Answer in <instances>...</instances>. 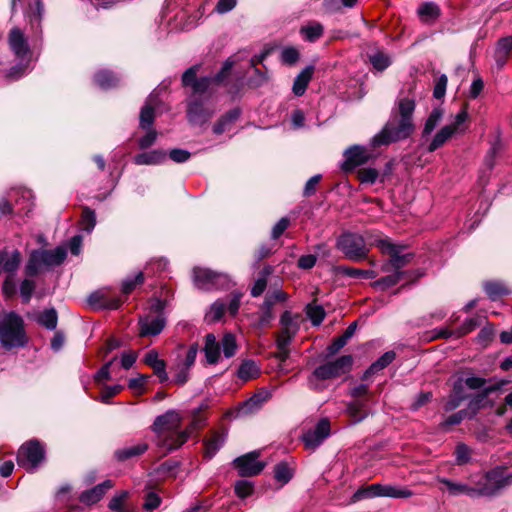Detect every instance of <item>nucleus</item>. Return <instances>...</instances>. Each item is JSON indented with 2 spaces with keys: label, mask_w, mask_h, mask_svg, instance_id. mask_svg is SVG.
Masks as SVG:
<instances>
[{
  "label": "nucleus",
  "mask_w": 512,
  "mask_h": 512,
  "mask_svg": "<svg viewBox=\"0 0 512 512\" xmlns=\"http://www.w3.org/2000/svg\"><path fill=\"white\" fill-rule=\"evenodd\" d=\"M201 409L194 413L191 426L186 431L179 430L181 417L175 410H168L155 419L152 429L157 434V445L163 448L165 454L182 446L193 430L204 425L206 419L200 414Z\"/></svg>",
  "instance_id": "f257e3e1"
},
{
  "label": "nucleus",
  "mask_w": 512,
  "mask_h": 512,
  "mask_svg": "<svg viewBox=\"0 0 512 512\" xmlns=\"http://www.w3.org/2000/svg\"><path fill=\"white\" fill-rule=\"evenodd\" d=\"M414 110L415 100L413 98H400L397 113L385 124L383 129L372 138L371 146L376 148L409 137L414 131Z\"/></svg>",
  "instance_id": "f03ea898"
},
{
  "label": "nucleus",
  "mask_w": 512,
  "mask_h": 512,
  "mask_svg": "<svg viewBox=\"0 0 512 512\" xmlns=\"http://www.w3.org/2000/svg\"><path fill=\"white\" fill-rule=\"evenodd\" d=\"M0 342L6 349L23 347L27 343L24 321L15 312L0 314Z\"/></svg>",
  "instance_id": "7ed1b4c3"
},
{
  "label": "nucleus",
  "mask_w": 512,
  "mask_h": 512,
  "mask_svg": "<svg viewBox=\"0 0 512 512\" xmlns=\"http://www.w3.org/2000/svg\"><path fill=\"white\" fill-rule=\"evenodd\" d=\"M66 256L67 253L63 247H57L53 250H34L26 264L25 273L29 277L36 276L43 269L60 265Z\"/></svg>",
  "instance_id": "20e7f679"
},
{
  "label": "nucleus",
  "mask_w": 512,
  "mask_h": 512,
  "mask_svg": "<svg viewBox=\"0 0 512 512\" xmlns=\"http://www.w3.org/2000/svg\"><path fill=\"white\" fill-rule=\"evenodd\" d=\"M511 483L512 473H507L505 467L499 466L482 475L473 487L476 497L492 496Z\"/></svg>",
  "instance_id": "39448f33"
},
{
  "label": "nucleus",
  "mask_w": 512,
  "mask_h": 512,
  "mask_svg": "<svg viewBox=\"0 0 512 512\" xmlns=\"http://www.w3.org/2000/svg\"><path fill=\"white\" fill-rule=\"evenodd\" d=\"M237 348L236 338L232 333H225L220 342L212 333L205 336L204 352L209 364H216L219 361L221 349L226 358H231L236 354Z\"/></svg>",
  "instance_id": "423d86ee"
},
{
  "label": "nucleus",
  "mask_w": 512,
  "mask_h": 512,
  "mask_svg": "<svg viewBox=\"0 0 512 512\" xmlns=\"http://www.w3.org/2000/svg\"><path fill=\"white\" fill-rule=\"evenodd\" d=\"M352 365L353 357L351 355H343L333 361H328L318 366L309 378L310 388L317 389L316 384H314V379L327 380L340 377L348 373Z\"/></svg>",
  "instance_id": "0eeeda50"
},
{
  "label": "nucleus",
  "mask_w": 512,
  "mask_h": 512,
  "mask_svg": "<svg viewBox=\"0 0 512 512\" xmlns=\"http://www.w3.org/2000/svg\"><path fill=\"white\" fill-rule=\"evenodd\" d=\"M337 248L352 261H361L367 258L369 248L364 237L357 233H343L337 240Z\"/></svg>",
  "instance_id": "6e6552de"
},
{
  "label": "nucleus",
  "mask_w": 512,
  "mask_h": 512,
  "mask_svg": "<svg viewBox=\"0 0 512 512\" xmlns=\"http://www.w3.org/2000/svg\"><path fill=\"white\" fill-rule=\"evenodd\" d=\"M370 245L377 246L382 253H386L390 256L389 263L382 268L383 271H388L389 265L396 271H400V269L409 264L414 257L413 253H403L405 248L403 245L392 243L388 239H379L375 242H370Z\"/></svg>",
  "instance_id": "1a4fd4ad"
},
{
  "label": "nucleus",
  "mask_w": 512,
  "mask_h": 512,
  "mask_svg": "<svg viewBox=\"0 0 512 512\" xmlns=\"http://www.w3.org/2000/svg\"><path fill=\"white\" fill-rule=\"evenodd\" d=\"M468 118L466 110L458 112L451 124L442 127L433 137L427 147L428 152H434L442 147L454 135L463 134L466 130L465 122Z\"/></svg>",
  "instance_id": "9d476101"
},
{
  "label": "nucleus",
  "mask_w": 512,
  "mask_h": 512,
  "mask_svg": "<svg viewBox=\"0 0 512 512\" xmlns=\"http://www.w3.org/2000/svg\"><path fill=\"white\" fill-rule=\"evenodd\" d=\"M45 458L44 447L38 440L24 443L18 450L17 463L28 471H34Z\"/></svg>",
  "instance_id": "9b49d317"
},
{
  "label": "nucleus",
  "mask_w": 512,
  "mask_h": 512,
  "mask_svg": "<svg viewBox=\"0 0 512 512\" xmlns=\"http://www.w3.org/2000/svg\"><path fill=\"white\" fill-rule=\"evenodd\" d=\"M194 284L202 290L222 289L228 287L230 278L227 274L217 273L207 268H194Z\"/></svg>",
  "instance_id": "f8f14e48"
},
{
  "label": "nucleus",
  "mask_w": 512,
  "mask_h": 512,
  "mask_svg": "<svg viewBox=\"0 0 512 512\" xmlns=\"http://www.w3.org/2000/svg\"><path fill=\"white\" fill-rule=\"evenodd\" d=\"M301 321L300 314L285 311L280 317L281 329L276 336V346L290 345L300 329Z\"/></svg>",
  "instance_id": "ddd939ff"
},
{
  "label": "nucleus",
  "mask_w": 512,
  "mask_h": 512,
  "mask_svg": "<svg viewBox=\"0 0 512 512\" xmlns=\"http://www.w3.org/2000/svg\"><path fill=\"white\" fill-rule=\"evenodd\" d=\"M232 65H233V63L231 61L227 60L224 63L221 71L214 78H210V77L200 78L195 83V85L192 87L193 94L191 96V99H195V98L210 99L212 96V93H213L212 85L214 83L221 82L226 77V75L229 73V71L231 70Z\"/></svg>",
  "instance_id": "4468645a"
},
{
  "label": "nucleus",
  "mask_w": 512,
  "mask_h": 512,
  "mask_svg": "<svg viewBox=\"0 0 512 512\" xmlns=\"http://www.w3.org/2000/svg\"><path fill=\"white\" fill-rule=\"evenodd\" d=\"M215 113V107L209 99L195 98L188 104L187 116L192 124L201 125L210 120Z\"/></svg>",
  "instance_id": "2eb2a0df"
},
{
  "label": "nucleus",
  "mask_w": 512,
  "mask_h": 512,
  "mask_svg": "<svg viewBox=\"0 0 512 512\" xmlns=\"http://www.w3.org/2000/svg\"><path fill=\"white\" fill-rule=\"evenodd\" d=\"M331 433L330 422L327 418L320 419L316 425L302 435L305 448L314 451Z\"/></svg>",
  "instance_id": "dca6fc26"
},
{
  "label": "nucleus",
  "mask_w": 512,
  "mask_h": 512,
  "mask_svg": "<svg viewBox=\"0 0 512 512\" xmlns=\"http://www.w3.org/2000/svg\"><path fill=\"white\" fill-rule=\"evenodd\" d=\"M258 457L259 452L252 451L236 458L233 464L239 475L246 477L258 475L265 467V463L257 460Z\"/></svg>",
  "instance_id": "f3484780"
},
{
  "label": "nucleus",
  "mask_w": 512,
  "mask_h": 512,
  "mask_svg": "<svg viewBox=\"0 0 512 512\" xmlns=\"http://www.w3.org/2000/svg\"><path fill=\"white\" fill-rule=\"evenodd\" d=\"M139 335L142 337L157 336L162 332L166 325V317L164 314L151 315L147 314L139 317Z\"/></svg>",
  "instance_id": "a211bd4d"
},
{
  "label": "nucleus",
  "mask_w": 512,
  "mask_h": 512,
  "mask_svg": "<svg viewBox=\"0 0 512 512\" xmlns=\"http://www.w3.org/2000/svg\"><path fill=\"white\" fill-rule=\"evenodd\" d=\"M344 156L345 161L342 167L346 171H351L357 166L368 162L373 157V154L364 146L354 145L345 151Z\"/></svg>",
  "instance_id": "6ab92c4d"
},
{
  "label": "nucleus",
  "mask_w": 512,
  "mask_h": 512,
  "mask_svg": "<svg viewBox=\"0 0 512 512\" xmlns=\"http://www.w3.org/2000/svg\"><path fill=\"white\" fill-rule=\"evenodd\" d=\"M21 263V253L18 250L0 251V276L16 274Z\"/></svg>",
  "instance_id": "aec40b11"
},
{
  "label": "nucleus",
  "mask_w": 512,
  "mask_h": 512,
  "mask_svg": "<svg viewBox=\"0 0 512 512\" xmlns=\"http://www.w3.org/2000/svg\"><path fill=\"white\" fill-rule=\"evenodd\" d=\"M366 56L373 68L380 72L387 69L392 63L390 56L375 44L368 46Z\"/></svg>",
  "instance_id": "412c9836"
},
{
  "label": "nucleus",
  "mask_w": 512,
  "mask_h": 512,
  "mask_svg": "<svg viewBox=\"0 0 512 512\" xmlns=\"http://www.w3.org/2000/svg\"><path fill=\"white\" fill-rule=\"evenodd\" d=\"M9 44L14 54L23 59L29 53V46L24 34L19 28H13L9 34Z\"/></svg>",
  "instance_id": "4be33fe9"
},
{
  "label": "nucleus",
  "mask_w": 512,
  "mask_h": 512,
  "mask_svg": "<svg viewBox=\"0 0 512 512\" xmlns=\"http://www.w3.org/2000/svg\"><path fill=\"white\" fill-rule=\"evenodd\" d=\"M466 398L467 395L464 393L463 380L458 379L453 385L451 394L444 401L443 409L446 412L453 411L458 408Z\"/></svg>",
  "instance_id": "5701e85b"
},
{
  "label": "nucleus",
  "mask_w": 512,
  "mask_h": 512,
  "mask_svg": "<svg viewBox=\"0 0 512 512\" xmlns=\"http://www.w3.org/2000/svg\"><path fill=\"white\" fill-rule=\"evenodd\" d=\"M439 482L445 485L447 492L450 496L457 497L461 495H467L471 498H475V487L473 485H469L462 482H454L447 478L439 479Z\"/></svg>",
  "instance_id": "b1692460"
},
{
  "label": "nucleus",
  "mask_w": 512,
  "mask_h": 512,
  "mask_svg": "<svg viewBox=\"0 0 512 512\" xmlns=\"http://www.w3.org/2000/svg\"><path fill=\"white\" fill-rule=\"evenodd\" d=\"M113 487L111 480H106L103 483L93 487L92 489L85 491L81 494L80 500L85 504H94L98 502L107 490Z\"/></svg>",
  "instance_id": "393cba45"
},
{
  "label": "nucleus",
  "mask_w": 512,
  "mask_h": 512,
  "mask_svg": "<svg viewBox=\"0 0 512 512\" xmlns=\"http://www.w3.org/2000/svg\"><path fill=\"white\" fill-rule=\"evenodd\" d=\"M144 361L154 370V373L158 376L160 382H166L168 380L166 363L164 360L159 359L158 353L155 350L147 352Z\"/></svg>",
  "instance_id": "a878e982"
},
{
  "label": "nucleus",
  "mask_w": 512,
  "mask_h": 512,
  "mask_svg": "<svg viewBox=\"0 0 512 512\" xmlns=\"http://www.w3.org/2000/svg\"><path fill=\"white\" fill-rule=\"evenodd\" d=\"M241 111L239 108H233L225 113L213 126V132L217 135L231 129L232 125L240 117Z\"/></svg>",
  "instance_id": "bb28decb"
},
{
  "label": "nucleus",
  "mask_w": 512,
  "mask_h": 512,
  "mask_svg": "<svg viewBox=\"0 0 512 512\" xmlns=\"http://www.w3.org/2000/svg\"><path fill=\"white\" fill-rule=\"evenodd\" d=\"M166 160V152L163 150H152L137 154L133 161L136 165H159Z\"/></svg>",
  "instance_id": "cd10ccee"
},
{
  "label": "nucleus",
  "mask_w": 512,
  "mask_h": 512,
  "mask_svg": "<svg viewBox=\"0 0 512 512\" xmlns=\"http://www.w3.org/2000/svg\"><path fill=\"white\" fill-rule=\"evenodd\" d=\"M313 73L314 67L307 66L296 76L292 87L293 93L296 96H302L305 93Z\"/></svg>",
  "instance_id": "c85d7f7f"
},
{
  "label": "nucleus",
  "mask_w": 512,
  "mask_h": 512,
  "mask_svg": "<svg viewBox=\"0 0 512 512\" xmlns=\"http://www.w3.org/2000/svg\"><path fill=\"white\" fill-rule=\"evenodd\" d=\"M226 441V433L214 431L205 440V455L208 458H212L216 452L223 446Z\"/></svg>",
  "instance_id": "c756f323"
},
{
  "label": "nucleus",
  "mask_w": 512,
  "mask_h": 512,
  "mask_svg": "<svg viewBox=\"0 0 512 512\" xmlns=\"http://www.w3.org/2000/svg\"><path fill=\"white\" fill-rule=\"evenodd\" d=\"M299 33L305 41L315 42L322 37L324 33V27L317 21H310L307 24L301 26Z\"/></svg>",
  "instance_id": "7c9ffc66"
},
{
  "label": "nucleus",
  "mask_w": 512,
  "mask_h": 512,
  "mask_svg": "<svg viewBox=\"0 0 512 512\" xmlns=\"http://www.w3.org/2000/svg\"><path fill=\"white\" fill-rule=\"evenodd\" d=\"M395 356V352L393 351L385 352L379 359H377L369 366V368L364 372L362 378L367 380L370 376L383 370L395 359Z\"/></svg>",
  "instance_id": "2f4dec72"
},
{
  "label": "nucleus",
  "mask_w": 512,
  "mask_h": 512,
  "mask_svg": "<svg viewBox=\"0 0 512 512\" xmlns=\"http://www.w3.org/2000/svg\"><path fill=\"white\" fill-rule=\"evenodd\" d=\"M89 303L96 308L117 309L121 305L119 298H107L104 294L93 293L89 296Z\"/></svg>",
  "instance_id": "473e14b6"
},
{
  "label": "nucleus",
  "mask_w": 512,
  "mask_h": 512,
  "mask_svg": "<svg viewBox=\"0 0 512 512\" xmlns=\"http://www.w3.org/2000/svg\"><path fill=\"white\" fill-rule=\"evenodd\" d=\"M148 449V445L146 443H138L135 445L127 446L121 449H118L115 452V456L119 460H127L136 456L143 454Z\"/></svg>",
  "instance_id": "72a5a7b5"
},
{
  "label": "nucleus",
  "mask_w": 512,
  "mask_h": 512,
  "mask_svg": "<svg viewBox=\"0 0 512 512\" xmlns=\"http://www.w3.org/2000/svg\"><path fill=\"white\" fill-rule=\"evenodd\" d=\"M95 83L102 89L115 87L119 78L111 71L100 70L94 76Z\"/></svg>",
  "instance_id": "f704fd0d"
},
{
  "label": "nucleus",
  "mask_w": 512,
  "mask_h": 512,
  "mask_svg": "<svg viewBox=\"0 0 512 512\" xmlns=\"http://www.w3.org/2000/svg\"><path fill=\"white\" fill-rule=\"evenodd\" d=\"M417 12H418L420 19L423 22L429 23L438 18L439 14H440V9L436 4H434L432 2H427V3L421 4L419 6Z\"/></svg>",
  "instance_id": "c9c22d12"
},
{
  "label": "nucleus",
  "mask_w": 512,
  "mask_h": 512,
  "mask_svg": "<svg viewBox=\"0 0 512 512\" xmlns=\"http://www.w3.org/2000/svg\"><path fill=\"white\" fill-rule=\"evenodd\" d=\"M365 408L366 401L362 399H356L347 405V412L354 419V422H360L367 416Z\"/></svg>",
  "instance_id": "e433bc0d"
},
{
  "label": "nucleus",
  "mask_w": 512,
  "mask_h": 512,
  "mask_svg": "<svg viewBox=\"0 0 512 512\" xmlns=\"http://www.w3.org/2000/svg\"><path fill=\"white\" fill-rule=\"evenodd\" d=\"M153 96L151 95L141 109L140 112V127L142 129H149L154 122V107L152 105Z\"/></svg>",
  "instance_id": "4c0bfd02"
},
{
  "label": "nucleus",
  "mask_w": 512,
  "mask_h": 512,
  "mask_svg": "<svg viewBox=\"0 0 512 512\" xmlns=\"http://www.w3.org/2000/svg\"><path fill=\"white\" fill-rule=\"evenodd\" d=\"M512 49V37H505L498 41L496 48V61L499 66H503L509 52Z\"/></svg>",
  "instance_id": "58836bf2"
},
{
  "label": "nucleus",
  "mask_w": 512,
  "mask_h": 512,
  "mask_svg": "<svg viewBox=\"0 0 512 512\" xmlns=\"http://www.w3.org/2000/svg\"><path fill=\"white\" fill-rule=\"evenodd\" d=\"M259 373V367L252 360L244 361L238 369V377L244 381L255 378Z\"/></svg>",
  "instance_id": "ea45409f"
},
{
  "label": "nucleus",
  "mask_w": 512,
  "mask_h": 512,
  "mask_svg": "<svg viewBox=\"0 0 512 512\" xmlns=\"http://www.w3.org/2000/svg\"><path fill=\"white\" fill-rule=\"evenodd\" d=\"M505 384L504 381L497 382L495 384L486 386L483 388L482 392L476 395L471 401L470 406H473L475 408H479L480 406H483V401L485 398L490 395L491 393H494L496 391H499L503 385Z\"/></svg>",
  "instance_id": "a19ab883"
},
{
  "label": "nucleus",
  "mask_w": 512,
  "mask_h": 512,
  "mask_svg": "<svg viewBox=\"0 0 512 512\" xmlns=\"http://www.w3.org/2000/svg\"><path fill=\"white\" fill-rule=\"evenodd\" d=\"M226 306H227L226 303L223 302L222 300L215 301L210 306L209 311L205 315L206 321L209 323H214V322L219 321L223 317V315L226 311Z\"/></svg>",
  "instance_id": "79ce46f5"
},
{
  "label": "nucleus",
  "mask_w": 512,
  "mask_h": 512,
  "mask_svg": "<svg viewBox=\"0 0 512 512\" xmlns=\"http://www.w3.org/2000/svg\"><path fill=\"white\" fill-rule=\"evenodd\" d=\"M57 320H58L57 312L53 308L44 310L37 317L38 323L41 324L42 326L46 327L49 330H54L56 328Z\"/></svg>",
  "instance_id": "37998d69"
},
{
  "label": "nucleus",
  "mask_w": 512,
  "mask_h": 512,
  "mask_svg": "<svg viewBox=\"0 0 512 512\" xmlns=\"http://www.w3.org/2000/svg\"><path fill=\"white\" fill-rule=\"evenodd\" d=\"M305 311L307 317L311 320L314 326L320 325L326 315L325 310L321 305H316L313 303L308 304Z\"/></svg>",
  "instance_id": "c03bdc74"
},
{
  "label": "nucleus",
  "mask_w": 512,
  "mask_h": 512,
  "mask_svg": "<svg viewBox=\"0 0 512 512\" xmlns=\"http://www.w3.org/2000/svg\"><path fill=\"white\" fill-rule=\"evenodd\" d=\"M287 298H288L287 293L281 289L269 291L265 296V300L262 304V308H270L273 310V306L275 305V303L285 302L287 300Z\"/></svg>",
  "instance_id": "a18cd8bd"
},
{
  "label": "nucleus",
  "mask_w": 512,
  "mask_h": 512,
  "mask_svg": "<svg viewBox=\"0 0 512 512\" xmlns=\"http://www.w3.org/2000/svg\"><path fill=\"white\" fill-rule=\"evenodd\" d=\"M442 117L443 110L441 108H434L425 122L423 136L429 135L441 121Z\"/></svg>",
  "instance_id": "49530a36"
},
{
  "label": "nucleus",
  "mask_w": 512,
  "mask_h": 512,
  "mask_svg": "<svg viewBox=\"0 0 512 512\" xmlns=\"http://www.w3.org/2000/svg\"><path fill=\"white\" fill-rule=\"evenodd\" d=\"M267 396H263L262 394H256L252 396L250 399L245 401L241 407V412L243 414L252 413L258 410L261 405L266 401Z\"/></svg>",
  "instance_id": "de8ad7c7"
},
{
  "label": "nucleus",
  "mask_w": 512,
  "mask_h": 512,
  "mask_svg": "<svg viewBox=\"0 0 512 512\" xmlns=\"http://www.w3.org/2000/svg\"><path fill=\"white\" fill-rule=\"evenodd\" d=\"M82 229L90 233L96 225V215L94 210L89 207H84L81 216Z\"/></svg>",
  "instance_id": "09e8293b"
},
{
  "label": "nucleus",
  "mask_w": 512,
  "mask_h": 512,
  "mask_svg": "<svg viewBox=\"0 0 512 512\" xmlns=\"http://www.w3.org/2000/svg\"><path fill=\"white\" fill-rule=\"evenodd\" d=\"M410 496H412V492L407 488L384 485L383 497L408 498Z\"/></svg>",
  "instance_id": "8fccbe9b"
},
{
  "label": "nucleus",
  "mask_w": 512,
  "mask_h": 512,
  "mask_svg": "<svg viewBox=\"0 0 512 512\" xmlns=\"http://www.w3.org/2000/svg\"><path fill=\"white\" fill-rule=\"evenodd\" d=\"M275 479L283 484L292 478V470L285 462L278 463L274 468Z\"/></svg>",
  "instance_id": "3c124183"
},
{
  "label": "nucleus",
  "mask_w": 512,
  "mask_h": 512,
  "mask_svg": "<svg viewBox=\"0 0 512 512\" xmlns=\"http://www.w3.org/2000/svg\"><path fill=\"white\" fill-rule=\"evenodd\" d=\"M484 290L486 294L492 299L495 300L498 297L507 294L508 291L506 287L499 282H487L484 284Z\"/></svg>",
  "instance_id": "603ef678"
},
{
  "label": "nucleus",
  "mask_w": 512,
  "mask_h": 512,
  "mask_svg": "<svg viewBox=\"0 0 512 512\" xmlns=\"http://www.w3.org/2000/svg\"><path fill=\"white\" fill-rule=\"evenodd\" d=\"M270 273H271V268L270 267H265L263 269L262 276L259 277L255 281L253 287L251 288V295L253 297H258V296H260L264 292V290H265V288L267 286V279L266 278H267V276Z\"/></svg>",
  "instance_id": "864d4df0"
},
{
  "label": "nucleus",
  "mask_w": 512,
  "mask_h": 512,
  "mask_svg": "<svg viewBox=\"0 0 512 512\" xmlns=\"http://www.w3.org/2000/svg\"><path fill=\"white\" fill-rule=\"evenodd\" d=\"M481 325V318L479 316L471 317L464 321V323L456 329V338L462 337L469 332L473 331L476 327Z\"/></svg>",
  "instance_id": "5fc2aeb1"
},
{
  "label": "nucleus",
  "mask_w": 512,
  "mask_h": 512,
  "mask_svg": "<svg viewBox=\"0 0 512 512\" xmlns=\"http://www.w3.org/2000/svg\"><path fill=\"white\" fill-rule=\"evenodd\" d=\"M341 271L353 278H365V279H374L377 276V273L374 270H362L351 267H342Z\"/></svg>",
  "instance_id": "6e6d98bb"
},
{
  "label": "nucleus",
  "mask_w": 512,
  "mask_h": 512,
  "mask_svg": "<svg viewBox=\"0 0 512 512\" xmlns=\"http://www.w3.org/2000/svg\"><path fill=\"white\" fill-rule=\"evenodd\" d=\"M404 275H406V272L395 271V273H393L391 275H387L385 277L380 278L379 280H377L374 283V285L381 286L383 288H388V287L396 285L402 279V277Z\"/></svg>",
  "instance_id": "4d7b16f0"
},
{
  "label": "nucleus",
  "mask_w": 512,
  "mask_h": 512,
  "mask_svg": "<svg viewBox=\"0 0 512 512\" xmlns=\"http://www.w3.org/2000/svg\"><path fill=\"white\" fill-rule=\"evenodd\" d=\"M144 282L143 272H138L136 276L132 278H126L122 283V292L124 294L131 293L138 285Z\"/></svg>",
  "instance_id": "13d9d810"
},
{
  "label": "nucleus",
  "mask_w": 512,
  "mask_h": 512,
  "mask_svg": "<svg viewBox=\"0 0 512 512\" xmlns=\"http://www.w3.org/2000/svg\"><path fill=\"white\" fill-rule=\"evenodd\" d=\"M254 491L253 483L248 480H239L235 483V493L240 498L251 495Z\"/></svg>",
  "instance_id": "bf43d9fd"
},
{
  "label": "nucleus",
  "mask_w": 512,
  "mask_h": 512,
  "mask_svg": "<svg viewBox=\"0 0 512 512\" xmlns=\"http://www.w3.org/2000/svg\"><path fill=\"white\" fill-rule=\"evenodd\" d=\"M35 290V282L30 279H24L20 284V294L23 302L28 303Z\"/></svg>",
  "instance_id": "052dcab7"
},
{
  "label": "nucleus",
  "mask_w": 512,
  "mask_h": 512,
  "mask_svg": "<svg viewBox=\"0 0 512 512\" xmlns=\"http://www.w3.org/2000/svg\"><path fill=\"white\" fill-rule=\"evenodd\" d=\"M2 293L5 298H11L16 294L15 274L6 275L2 285Z\"/></svg>",
  "instance_id": "680f3d73"
},
{
  "label": "nucleus",
  "mask_w": 512,
  "mask_h": 512,
  "mask_svg": "<svg viewBox=\"0 0 512 512\" xmlns=\"http://www.w3.org/2000/svg\"><path fill=\"white\" fill-rule=\"evenodd\" d=\"M299 60V52L294 47H286L281 52V61L286 65H294Z\"/></svg>",
  "instance_id": "e2e57ef3"
},
{
  "label": "nucleus",
  "mask_w": 512,
  "mask_h": 512,
  "mask_svg": "<svg viewBox=\"0 0 512 512\" xmlns=\"http://www.w3.org/2000/svg\"><path fill=\"white\" fill-rule=\"evenodd\" d=\"M378 176L379 173L374 168H363L358 171V177L361 183L373 184Z\"/></svg>",
  "instance_id": "0e129e2a"
},
{
  "label": "nucleus",
  "mask_w": 512,
  "mask_h": 512,
  "mask_svg": "<svg viewBox=\"0 0 512 512\" xmlns=\"http://www.w3.org/2000/svg\"><path fill=\"white\" fill-rule=\"evenodd\" d=\"M189 370H190V367H186V365H184L182 363H178L175 366V378H174L175 383H177L179 385L185 384L189 378Z\"/></svg>",
  "instance_id": "69168bd1"
},
{
  "label": "nucleus",
  "mask_w": 512,
  "mask_h": 512,
  "mask_svg": "<svg viewBox=\"0 0 512 512\" xmlns=\"http://www.w3.org/2000/svg\"><path fill=\"white\" fill-rule=\"evenodd\" d=\"M468 416L467 410H460L449 417H447L442 423L441 426L443 428H446L451 425H457L460 424L463 419H465Z\"/></svg>",
  "instance_id": "338daca9"
},
{
  "label": "nucleus",
  "mask_w": 512,
  "mask_h": 512,
  "mask_svg": "<svg viewBox=\"0 0 512 512\" xmlns=\"http://www.w3.org/2000/svg\"><path fill=\"white\" fill-rule=\"evenodd\" d=\"M157 139V132L155 130L149 129L148 132L138 140L139 148L147 149L151 147Z\"/></svg>",
  "instance_id": "774afa93"
}]
</instances>
